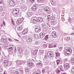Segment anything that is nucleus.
I'll use <instances>...</instances> for the list:
<instances>
[{
    "mask_svg": "<svg viewBox=\"0 0 74 74\" xmlns=\"http://www.w3.org/2000/svg\"><path fill=\"white\" fill-rule=\"evenodd\" d=\"M45 63H46L48 65H49L51 64V62L49 61H47L45 62Z\"/></svg>",
    "mask_w": 74,
    "mask_h": 74,
    "instance_id": "obj_24",
    "label": "nucleus"
},
{
    "mask_svg": "<svg viewBox=\"0 0 74 74\" xmlns=\"http://www.w3.org/2000/svg\"><path fill=\"white\" fill-rule=\"evenodd\" d=\"M20 19V21H21V23H22V22H23V19L22 18H20V19Z\"/></svg>",
    "mask_w": 74,
    "mask_h": 74,
    "instance_id": "obj_50",
    "label": "nucleus"
},
{
    "mask_svg": "<svg viewBox=\"0 0 74 74\" xmlns=\"http://www.w3.org/2000/svg\"><path fill=\"white\" fill-rule=\"evenodd\" d=\"M64 68L65 70H67L70 68V65L69 63H65L64 65Z\"/></svg>",
    "mask_w": 74,
    "mask_h": 74,
    "instance_id": "obj_2",
    "label": "nucleus"
},
{
    "mask_svg": "<svg viewBox=\"0 0 74 74\" xmlns=\"http://www.w3.org/2000/svg\"><path fill=\"white\" fill-rule=\"evenodd\" d=\"M16 23H17V24H18V25H20V24H21V23H20V22H19V21H18H18H16Z\"/></svg>",
    "mask_w": 74,
    "mask_h": 74,
    "instance_id": "obj_58",
    "label": "nucleus"
},
{
    "mask_svg": "<svg viewBox=\"0 0 74 74\" xmlns=\"http://www.w3.org/2000/svg\"><path fill=\"white\" fill-rule=\"evenodd\" d=\"M41 30V27H36L35 28V31L36 33H38V32H40Z\"/></svg>",
    "mask_w": 74,
    "mask_h": 74,
    "instance_id": "obj_5",
    "label": "nucleus"
},
{
    "mask_svg": "<svg viewBox=\"0 0 74 74\" xmlns=\"http://www.w3.org/2000/svg\"><path fill=\"white\" fill-rule=\"evenodd\" d=\"M34 44L38 45V44H39V42L37 41H36L34 43Z\"/></svg>",
    "mask_w": 74,
    "mask_h": 74,
    "instance_id": "obj_39",
    "label": "nucleus"
},
{
    "mask_svg": "<svg viewBox=\"0 0 74 74\" xmlns=\"http://www.w3.org/2000/svg\"><path fill=\"white\" fill-rule=\"evenodd\" d=\"M53 23L54 24H56L58 23V21H53Z\"/></svg>",
    "mask_w": 74,
    "mask_h": 74,
    "instance_id": "obj_53",
    "label": "nucleus"
},
{
    "mask_svg": "<svg viewBox=\"0 0 74 74\" xmlns=\"http://www.w3.org/2000/svg\"><path fill=\"white\" fill-rule=\"evenodd\" d=\"M71 70L72 73H74V66L72 67Z\"/></svg>",
    "mask_w": 74,
    "mask_h": 74,
    "instance_id": "obj_40",
    "label": "nucleus"
},
{
    "mask_svg": "<svg viewBox=\"0 0 74 74\" xmlns=\"http://www.w3.org/2000/svg\"><path fill=\"white\" fill-rule=\"evenodd\" d=\"M3 63L4 66L5 67H7L9 64V61L8 60H4Z\"/></svg>",
    "mask_w": 74,
    "mask_h": 74,
    "instance_id": "obj_4",
    "label": "nucleus"
},
{
    "mask_svg": "<svg viewBox=\"0 0 74 74\" xmlns=\"http://www.w3.org/2000/svg\"><path fill=\"white\" fill-rule=\"evenodd\" d=\"M47 55L49 58H52L53 57V54L51 52L48 53Z\"/></svg>",
    "mask_w": 74,
    "mask_h": 74,
    "instance_id": "obj_8",
    "label": "nucleus"
},
{
    "mask_svg": "<svg viewBox=\"0 0 74 74\" xmlns=\"http://www.w3.org/2000/svg\"><path fill=\"white\" fill-rule=\"evenodd\" d=\"M14 1L12 0L9 2V4L11 6H14L15 4L14 3Z\"/></svg>",
    "mask_w": 74,
    "mask_h": 74,
    "instance_id": "obj_7",
    "label": "nucleus"
},
{
    "mask_svg": "<svg viewBox=\"0 0 74 74\" xmlns=\"http://www.w3.org/2000/svg\"><path fill=\"white\" fill-rule=\"evenodd\" d=\"M1 41L4 43H6L7 42V40L5 39H4V38H2L1 39Z\"/></svg>",
    "mask_w": 74,
    "mask_h": 74,
    "instance_id": "obj_13",
    "label": "nucleus"
},
{
    "mask_svg": "<svg viewBox=\"0 0 74 74\" xmlns=\"http://www.w3.org/2000/svg\"><path fill=\"white\" fill-rule=\"evenodd\" d=\"M41 74V71L39 70H37L34 72V74Z\"/></svg>",
    "mask_w": 74,
    "mask_h": 74,
    "instance_id": "obj_12",
    "label": "nucleus"
},
{
    "mask_svg": "<svg viewBox=\"0 0 74 74\" xmlns=\"http://www.w3.org/2000/svg\"><path fill=\"white\" fill-rule=\"evenodd\" d=\"M27 15L28 16H31L32 15V13L31 12H28L27 14Z\"/></svg>",
    "mask_w": 74,
    "mask_h": 74,
    "instance_id": "obj_15",
    "label": "nucleus"
},
{
    "mask_svg": "<svg viewBox=\"0 0 74 74\" xmlns=\"http://www.w3.org/2000/svg\"><path fill=\"white\" fill-rule=\"evenodd\" d=\"M13 74H19V73H18V71H16Z\"/></svg>",
    "mask_w": 74,
    "mask_h": 74,
    "instance_id": "obj_51",
    "label": "nucleus"
},
{
    "mask_svg": "<svg viewBox=\"0 0 74 74\" xmlns=\"http://www.w3.org/2000/svg\"><path fill=\"white\" fill-rule=\"evenodd\" d=\"M32 53H33V55H36V52H35V51H33V52H32Z\"/></svg>",
    "mask_w": 74,
    "mask_h": 74,
    "instance_id": "obj_62",
    "label": "nucleus"
},
{
    "mask_svg": "<svg viewBox=\"0 0 74 74\" xmlns=\"http://www.w3.org/2000/svg\"><path fill=\"white\" fill-rule=\"evenodd\" d=\"M33 8L35 9L36 10L38 8V6H37V4H35L32 7Z\"/></svg>",
    "mask_w": 74,
    "mask_h": 74,
    "instance_id": "obj_19",
    "label": "nucleus"
},
{
    "mask_svg": "<svg viewBox=\"0 0 74 74\" xmlns=\"http://www.w3.org/2000/svg\"><path fill=\"white\" fill-rule=\"evenodd\" d=\"M22 9L24 10H26V9H27V7L25 6H23L22 7Z\"/></svg>",
    "mask_w": 74,
    "mask_h": 74,
    "instance_id": "obj_31",
    "label": "nucleus"
},
{
    "mask_svg": "<svg viewBox=\"0 0 74 74\" xmlns=\"http://www.w3.org/2000/svg\"><path fill=\"white\" fill-rule=\"evenodd\" d=\"M18 52H21L22 51V48L21 49H20L18 50Z\"/></svg>",
    "mask_w": 74,
    "mask_h": 74,
    "instance_id": "obj_45",
    "label": "nucleus"
},
{
    "mask_svg": "<svg viewBox=\"0 0 74 74\" xmlns=\"http://www.w3.org/2000/svg\"><path fill=\"white\" fill-rule=\"evenodd\" d=\"M31 10L32 11H36V9H35L34 8H33V7L32 8H31Z\"/></svg>",
    "mask_w": 74,
    "mask_h": 74,
    "instance_id": "obj_43",
    "label": "nucleus"
},
{
    "mask_svg": "<svg viewBox=\"0 0 74 74\" xmlns=\"http://www.w3.org/2000/svg\"><path fill=\"white\" fill-rule=\"evenodd\" d=\"M9 50L10 51H13V50H14V49L12 47H11L9 49Z\"/></svg>",
    "mask_w": 74,
    "mask_h": 74,
    "instance_id": "obj_34",
    "label": "nucleus"
},
{
    "mask_svg": "<svg viewBox=\"0 0 74 74\" xmlns=\"http://www.w3.org/2000/svg\"><path fill=\"white\" fill-rule=\"evenodd\" d=\"M42 9H39V12H40V13H41V12H42Z\"/></svg>",
    "mask_w": 74,
    "mask_h": 74,
    "instance_id": "obj_48",
    "label": "nucleus"
},
{
    "mask_svg": "<svg viewBox=\"0 0 74 74\" xmlns=\"http://www.w3.org/2000/svg\"><path fill=\"white\" fill-rule=\"evenodd\" d=\"M26 41L27 42H30L32 41V40L31 39H29V38H27V39H26Z\"/></svg>",
    "mask_w": 74,
    "mask_h": 74,
    "instance_id": "obj_17",
    "label": "nucleus"
},
{
    "mask_svg": "<svg viewBox=\"0 0 74 74\" xmlns=\"http://www.w3.org/2000/svg\"><path fill=\"white\" fill-rule=\"evenodd\" d=\"M28 38H29V39H31L32 40L33 36H28Z\"/></svg>",
    "mask_w": 74,
    "mask_h": 74,
    "instance_id": "obj_41",
    "label": "nucleus"
},
{
    "mask_svg": "<svg viewBox=\"0 0 74 74\" xmlns=\"http://www.w3.org/2000/svg\"><path fill=\"white\" fill-rule=\"evenodd\" d=\"M31 23H34V24H36L38 22V20H34L31 19Z\"/></svg>",
    "mask_w": 74,
    "mask_h": 74,
    "instance_id": "obj_9",
    "label": "nucleus"
},
{
    "mask_svg": "<svg viewBox=\"0 0 74 74\" xmlns=\"http://www.w3.org/2000/svg\"><path fill=\"white\" fill-rule=\"evenodd\" d=\"M49 45H49V47H50V48H52V47H56V45H54L53 47H52L51 45H50V46Z\"/></svg>",
    "mask_w": 74,
    "mask_h": 74,
    "instance_id": "obj_33",
    "label": "nucleus"
},
{
    "mask_svg": "<svg viewBox=\"0 0 74 74\" xmlns=\"http://www.w3.org/2000/svg\"><path fill=\"white\" fill-rule=\"evenodd\" d=\"M35 38H38V35L36 34Z\"/></svg>",
    "mask_w": 74,
    "mask_h": 74,
    "instance_id": "obj_56",
    "label": "nucleus"
},
{
    "mask_svg": "<svg viewBox=\"0 0 74 74\" xmlns=\"http://www.w3.org/2000/svg\"><path fill=\"white\" fill-rule=\"evenodd\" d=\"M14 69H15L14 68H10L9 69V72H10L11 73V71H14L13 70Z\"/></svg>",
    "mask_w": 74,
    "mask_h": 74,
    "instance_id": "obj_25",
    "label": "nucleus"
},
{
    "mask_svg": "<svg viewBox=\"0 0 74 74\" xmlns=\"http://www.w3.org/2000/svg\"><path fill=\"white\" fill-rule=\"evenodd\" d=\"M44 10L45 11H46L47 10H49V8L47 7L44 8Z\"/></svg>",
    "mask_w": 74,
    "mask_h": 74,
    "instance_id": "obj_36",
    "label": "nucleus"
},
{
    "mask_svg": "<svg viewBox=\"0 0 74 74\" xmlns=\"http://www.w3.org/2000/svg\"><path fill=\"white\" fill-rule=\"evenodd\" d=\"M20 22V23H22V22H21V21H20V19H18L17 20V22Z\"/></svg>",
    "mask_w": 74,
    "mask_h": 74,
    "instance_id": "obj_55",
    "label": "nucleus"
},
{
    "mask_svg": "<svg viewBox=\"0 0 74 74\" xmlns=\"http://www.w3.org/2000/svg\"><path fill=\"white\" fill-rule=\"evenodd\" d=\"M51 4H56V0H51Z\"/></svg>",
    "mask_w": 74,
    "mask_h": 74,
    "instance_id": "obj_20",
    "label": "nucleus"
},
{
    "mask_svg": "<svg viewBox=\"0 0 74 74\" xmlns=\"http://www.w3.org/2000/svg\"><path fill=\"white\" fill-rule=\"evenodd\" d=\"M36 34H34L33 35V37H35L36 36Z\"/></svg>",
    "mask_w": 74,
    "mask_h": 74,
    "instance_id": "obj_64",
    "label": "nucleus"
},
{
    "mask_svg": "<svg viewBox=\"0 0 74 74\" xmlns=\"http://www.w3.org/2000/svg\"><path fill=\"white\" fill-rule=\"evenodd\" d=\"M34 51L35 52L36 54H37V52H38V50L36 49Z\"/></svg>",
    "mask_w": 74,
    "mask_h": 74,
    "instance_id": "obj_57",
    "label": "nucleus"
},
{
    "mask_svg": "<svg viewBox=\"0 0 74 74\" xmlns=\"http://www.w3.org/2000/svg\"><path fill=\"white\" fill-rule=\"evenodd\" d=\"M28 37H29V36L27 35L23 36V38H24V39H27Z\"/></svg>",
    "mask_w": 74,
    "mask_h": 74,
    "instance_id": "obj_27",
    "label": "nucleus"
},
{
    "mask_svg": "<svg viewBox=\"0 0 74 74\" xmlns=\"http://www.w3.org/2000/svg\"><path fill=\"white\" fill-rule=\"evenodd\" d=\"M25 30H23V32H22L21 33V34H23V35L25 34Z\"/></svg>",
    "mask_w": 74,
    "mask_h": 74,
    "instance_id": "obj_46",
    "label": "nucleus"
},
{
    "mask_svg": "<svg viewBox=\"0 0 74 74\" xmlns=\"http://www.w3.org/2000/svg\"><path fill=\"white\" fill-rule=\"evenodd\" d=\"M49 36V35H46L45 36V40H47L48 38H49V37H48Z\"/></svg>",
    "mask_w": 74,
    "mask_h": 74,
    "instance_id": "obj_32",
    "label": "nucleus"
},
{
    "mask_svg": "<svg viewBox=\"0 0 74 74\" xmlns=\"http://www.w3.org/2000/svg\"><path fill=\"white\" fill-rule=\"evenodd\" d=\"M57 64H59V63L60 64V63H62V60H57Z\"/></svg>",
    "mask_w": 74,
    "mask_h": 74,
    "instance_id": "obj_16",
    "label": "nucleus"
},
{
    "mask_svg": "<svg viewBox=\"0 0 74 74\" xmlns=\"http://www.w3.org/2000/svg\"><path fill=\"white\" fill-rule=\"evenodd\" d=\"M52 16H51V15H48L47 16V19L48 21H49L50 19H51Z\"/></svg>",
    "mask_w": 74,
    "mask_h": 74,
    "instance_id": "obj_22",
    "label": "nucleus"
},
{
    "mask_svg": "<svg viewBox=\"0 0 74 74\" xmlns=\"http://www.w3.org/2000/svg\"><path fill=\"white\" fill-rule=\"evenodd\" d=\"M27 65L29 67H33V64L32 62H29L27 63Z\"/></svg>",
    "mask_w": 74,
    "mask_h": 74,
    "instance_id": "obj_11",
    "label": "nucleus"
},
{
    "mask_svg": "<svg viewBox=\"0 0 74 74\" xmlns=\"http://www.w3.org/2000/svg\"><path fill=\"white\" fill-rule=\"evenodd\" d=\"M25 57L26 58H27L29 57V54L28 53H26L25 54Z\"/></svg>",
    "mask_w": 74,
    "mask_h": 74,
    "instance_id": "obj_38",
    "label": "nucleus"
},
{
    "mask_svg": "<svg viewBox=\"0 0 74 74\" xmlns=\"http://www.w3.org/2000/svg\"><path fill=\"white\" fill-rule=\"evenodd\" d=\"M13 15L15 17H16L18 16V13H16V12H14V13H13Z\"/></svg>",
    "mask_w": 74,
    "mask_h": 74,
    "instance_id": "obj_23",
    "label": "nucleus"
},
{
    "mask_svg": "<svg viewBox=\"0 0 74 74\" xmlns=\"http://www.w3.org/2000/svg\"><path fill=\"white\" fill-rule=\"evenodd\" d=\"M40 53H41V54H43L44 52V51L42 50H40Z\"/></svg>",
    "mask_w": 74,
    "mask_h": 74,
    "instance_id": "obj_30",
    "label": "nucleus"
},
{
    "mask_svg": "<svg viewBox=\"0 0 74 74\" xmlns=\"http://www.w3.org/2000/svg\"><path fill=\"white\" fill-rule=\"evenodd\" d=\"M29 68L27 67H26L25 69V71L27 73L29 72Z\"/></svg>",
    "mask_w": 74,
    "mask_h": 74,
    "instance_id": "obj_28",
    "label": "nucleus"
},
{
    "mask_svg": "<svg viewBox=\"0 0 74 74\" xmlns=\"http://www.w3.org/2000/svg\"><path fill=\"white\" fill-rule=\"evenodd\" d=\"M60 70L61 71H63V67H62V66L61 65L60 66H59L58 67V69L56 70V72L57 74H59L60 73V70Z\"/></svg>",
    "mask_w": 74,
    "mask_h": 74,
    "instance_id": "obj_3",
    "label": "nucleus"
},
{
    "mask_svg": "<svg viewBox=\"0 0 74 74\" xmlns=\"http://www.w3.org/2000/svg\"><path fill=\"white\" fill-rule=\"evenodd\" d=\"M47 12H48V13H50L51 12L50 11V10H49H49H47V11H46Z\"/></svg>",
    "mask_w": 74,
    "mask_h": 74,
    "instance_id": "obj_54",
    "label": "nucleus"
},
{
    "mask_svg": "<svg viewBox=\"0 0 74 74\" xmlns=\"http://www.w3.org/2000/svg\"><path fill=\"white\" fill-rule=\"evenodd\" d=\"M15 12H16V14H18L19 12V9L18 8H16L13 10V14H14Z\"/></svg>",
    "mask_w": 74,
    "mask_h": 74,
    "instance_id": "obj_10",
    "label": "nucleus"
},
{
    "mask_svg": "<svg viewBox=\"0 0 74 74\" xmlns=\"http://www.w3.org/2000/svg\"><path fill=\"white\" fill-rule=\"evenodd\" d=\"M51 20H55V17H54L53 16H52L51 18Z\"/></svg>",
    "mask_w": 74,
    "mask_h": 74,
    "instance_id": "obj_44",
    "label": "nucleus"
},
{
    "mask_svg": "<svg viewBox=\"0 0 74 74\" xmlns=\"http://www.w3.org/2000/svg\"><path fill=\"white\" fill-rule=\"evenodd\" d=\"M22 29V28L21 27H18V31H21Z\"/></svg>",
    "mask_w": 74,
    "mask_h": 74,
    "instance_id": "obj_29",
    "label": "nucleus"
},
{
    "mask_svg": "<svg viewBox=\"0 0 74 74\" xmlns=\"http://www.w3.org/2000/svg\"><path fill=\"white\" fill-rule=\"evenodd\" d=\"M56 57H58V56H60V53H56Z\"/></svg>",
    "mask_w": 74,
    "mask_h": 74,
    "instance_id": "obj_35",
    "label": "nucleus"
},
{
    "mask_svg": "<svg viewBox=\"0 0 74 74\" xmlns=\"http://www.w3.org/2000/svg\"><path fill=\"white\" fill-rule=\"evenodd\" d=\"M64 53L66 56H67L69 54L72 53V49L71 48H69L66 47L64 51Z\"/></svg>",
    "mask_w": 74,
    "mask_h": 74,
    "instance_id": "obj_1",
    "label": "nucleus"
},
{
    "mask_svg": "<svg viewBox=\"0 0 74 74\" xmlns=\"http://www.w3.org/2000/svg\"><path fill=\"white\" fill-rule=\"evenodd\" d=\"M42 18L41 17H38V22H42Z\"/></svg>",
    "mask_w": 74,
    "mask_h": 74,
    "instance_id": "obj_18",
    "label": "nucleus"
},
{
    "mask_svg": "<svg viewBox=\"0 0 74 74\" xmlns=\"http://www.w3.org/2000/svg\"><path fill=\"white\" fill-rule=\"evenodd\" d=\"M52 36H53V37H56V32H52Z\"/></svg>",
    "mask_w": 74,
    "mask_h": 74,
    "instance_id": "obj_21",
    "label": "nucleus"
},
{
    "mask_svg": "<svg viewBox=\"0 0 74 74\" xmlns=\"http://www.w3.org/2000/svg\"><path fill=\"white\" fill-rule=\"evenodd\" d=\"M58 51H61L63 49V47H58Z\"/></svg>",
    "mask_w": 74,
    "mask_h": 74,
    "instance_id": "obj_26",
    "label": "nucleus"
},
{
    "mask_svg": "<svg viewBox=\"0 0 74 74\" xmlns=\"http://www.w3.org/2000/svg\"><path fill=\"white\" fill-rule=\"evenodd\" d=\"M42 71L43 73H44L45 72V70L42 69Z\"/></svg>",
    "mask_w": 74,
    "mask_h": 74,
    "instance_id": "obj_61",
    "label": "nucleus"
},
{
    "mask_svg": "<svg viewBox=\"0 0 74 74\" xmlns=\"http://www.w3.org/2000/svg\"><path fill=\"white\" fill-rule=\"evenodd\" d=\"M44 47H45V48H46V47H47V44L44 45Z\"/></svg>",
    "mask_w": 74,
    "mask_h": 74,
    "instance_id": "obj_60",
    "label": "nucleus"
},
{
    "mask_svg": "<svg viewBox=\"0 0 74 74\" xmlns=\"http://www.w3.org/2000/svg\"><path fill=\"white\" fill-rule=\"evenodd\" d=\"M72 62L73 63H74V58H72Z\"/></svg>",
    "mask_w": 74,
    "mask_h": 74,
    "instance_id": "obj_49",
    "label": "nucleus"
},
{
    "mask_svg": "<svg viewBox=\"0 0 74 74\" xmlns=\"http://www.w3.org/2000/svg\"><path fill=\"white\" fill-rule=\"evenodd\" d=\"M21 47H18V51L19 50V49H21Z\"/></svg>",
    "mask_w": 74,
    "mask_h": 74,
    "instance_id": "obj_63",
    "label": "nucleus"
},
{
    "mask_svg": "<svg viewBox=\"0 0 74 74\" xmlns=\"http://www.w3.org/2000/svg\"><path fill=\"white\" fill-rule=\"evenodd\" d=\"M29 1L31 3H33L34 1H35V0H29Z\"/></svg>",
    "mask_w": 74,
    "mask_h": 74,
    "instance_id": "obj_47",
    "label": "nucleus"
},
{
    "mask_svg": "<svg viewBox=\"0 0 74 74\" xmlns=\"http://www.w3.org/2000/svg\"><path fill=\"white\" fill-rule=\"evenodd\" d=\"M66 40L67 41H70V37H68L67 38H66Z\"/></svg>",
    "mask_w": 74,
    "mask_h": 74,
    "instance_id": "obj_37",
    "label": "nucleus"
},
{
    "mask_svg": "<svg viewBox=\"0 0 74 74\" xmlns=\"http://www.w3.org/2000/svg\"><path fill=\"white\" fill-rule=\"evenodd\" d=\"M68 20L69 22H71V19H70V18H69L68 19Z\"/></svg>",
    "mask_w": 74,
    "mask_h": 74,
    "instance_id": "obj_59",
    "label": "nucleus"
},
{
    "mask_svg": "<svg viewBox=\"0 0 74 74\" xmlns=\"http://www.w3.org/2000/svg\"><path fill=\"white\" fill-rule=\"evenodd\" d=\"M38 65L39 66H41V65H42V63L40 62H39L38 63Z\"/></svg>",
    "mask_w": 74,
    "mask_h": 74,
    "instance_id": "obj_52",
    "label": "nucleus"
},
{
    "mask_svg": "<svg viewBox=\"0 0 74 74\" xmlns=\"http://www.w3.org/2000/svg\"><path fill=\"white\" fill-rule=\"evenodd\" d=\"M48 57L47 56H45L43 59L44 61H46V62L48 61Z\"/></svg>",
    "mask_w": 74,
    "mask_h": 74,
    "instance_id": "obj_14",
    "label": "nucleus"
},
{
    "mask_svg": "<svg viewBox=\"0 0 74 74\" xmlns=\"http://www.w3.org/2000/svg\"><path fill=\"white\" fill-rule=\"evenodd\" d=\"M33 20H38V19L36 17H34L33 18Z\"/></svg>",
    "mask_w": 74,
    "mask_h": 74,
    "instance_id": "obj_42",
    "label": "nucleus"
},
{
    "mask_svg": "<svg viewBox=\"0 0 74 74\" xmlns=\"http://www.w3.org/2000/svg\"><path fill=\"white\" fill-rule=\"evenodd\" d=\"M40 38H43L45 36V33L42 32L39 34Z\"/></svg>",
    "mask_w": 74,
    "mask_h": 74,
    "instance_id": "obj_6",
    "label": "nucleus"
}]
</instances>
